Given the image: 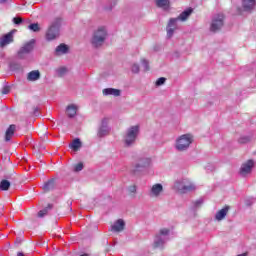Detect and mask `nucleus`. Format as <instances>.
<instances>
[{
    "instance_id": "nucleus-1",
    "label": "nucleus",
    "mask_w": 256,
    "mask_h": 256,
    "mask_svg": "<svg viewBox=\"0 0 256 256\" xmlns=\"http://www.w3.org/2000/svg\"><path fill=\"white\" fill-rule=\"evenodd\" d=\"M140 131L141 127L139 125H134L127 128L123 136L124 147H133L137 141V138L139 137Z\"/></svg>"
},
{
    "instance_id": "nucleus-2",
    "label": "nucleus",
    "mask_w": 256,
    "mask_h": 256,
    "mask_svg": "<svg viewBox=\"0 0 256 256\" xmlns=\"http://www.w3.org/2000/svg\"><path fill=\"white\" fill-rule=\"evenodd\" d=\"M107 39V28L105 26H100L97 30L94 31L92 38H91V45L96 49L102 47L103 43Z\"/></svg>"
},
{
    "instance_id": "nucleus-3",
    "label": "nucleus",
    "mask_w": 256,
    "mask_h": 256,
    "mask_svg": "<svg viewBox=\"0 0 256 256\" xmlns=\"http://www.w3.org/2000/svg\"><path fill=\"white\" fill-rule=\"evenodd\" d=\"M61 18H56L46 31V41H55L60 35Z\"/></svg>"
},
{
    "instance_id": "nucleus-4",
    "label": "nucleus",
    "mask_w": 256,
    "mask_h": 256,
    "mask_svg": "<svg viewBox=\"0 0 256 256\" xmlns=\"http://www.w3.org/2000/svg\"><path fill=\"white\" fill-rule=\"evenodd\" d=\"M193 143V136L191 134H183L176 139L175 149L177 151H187Z\"/></svg>"
},
{
    "instance_id": "nucleus-5",
    "label": "nucleus",
    "mask_w": 256,
    "mask_h": 256,
    "mask_svg": "<svg viewBox=\"0 0 256 256\" xmlns=\"http://www.w3.org/2000/svg\"><path fill=\"white\" fill-rule=\"evenodd\" d=\"M174 189H176L178 193H190V191H195L197 186H195L189 179H182L174 183Z\"/></svg>"
},
{
    "instance_id": "nucleus-6",
    "label": "nucleus",
    "mask_w": 256,
    "mask_h": 256,
    "mask_svg": "<svg viewBox=\"0 0 256 256\" xmlns=\"http://www.w3.org/2000/svg\"><path fill=\"white\" fill-rule=\"evenodd\" d=\"M35 49V39L26 42L17 52L18 59H27L29 53Z\"/></svg>"
},
{
    "instance_id": "nucleus-7",
    "label": "nucleus",
    "mask_w": 256,
    "mask_h": 256,
    "mask_svg": "<svg viewBox=\"0 0 256 256\" xmlns=\"http://www.w3.org/2000/svg\"><path fill=\"white\" fill-rule=\"evenodd\" d=\"M169 241V229L163 228L154 239V247H163Z\"/></svg>"
},
{
    "instance_id": "nucleus-8",
    "label": "nucleus",
    "mask_w": 256,
    "mask_h": 256,
    "mask_svg": "<svg viewBox=\"0 0 256 256\" xmlns=\"http://www.w3.org/2000/svg\"><path fill=\"white\" fill-rule=\"evenodd\" d=\"M152 160L149 157H140L138 158L137 163L134 164V173L138 171H143V169H149L151 167Z\"/></svg>"
},
{
    "instance_id": "nucleus-9",
    "label": "nucleus",
    "mask_w": 256,
    "mask_h": 256,
    "mask_svg": "<svg viewBox=\"0 0 256 256\" xmlns=\"http://www.w3.org/2000/svg\"><path fill=\"white\" fill-rule=\"evenodd\" d=\"M224 19L225 16L223 14H217L212 18V23L210 26V31L213 33H217V31H220L224 25Z\"/></svg>"
},
{
    "instance_id": "nucleus-10",
    "label": "nucleus",
    "mask_w": 256,
    "mask_h": 256,
    "mask_svg": "<svg viewBox=\"0 0 256 256\" xmlns=\"http://www.w3.org/2000/svg\"><path fill=\"white\" fill-rule=\"evenodd\" d=\"M109 133H111V128L109 127V119L103 118L98 128L97 137H107Z\"/></svg>"
},
{
    "instance_id": "nucleus-11",
    "label": "nucleus",
    "mask_w": 256,
    "mask_h": 256,
    "mask_svg": "<svg viewBox=\"0 0 256 256\" xmlns=\"http://www.w3.org/2000/svg\"><path fill=\"white\" fill-rule=\"evenodd\" d=\"M177 23H179V20L177 18H170L167 26H166V33H167V38L171 39L173 35H175V31L179 29Z\"/></svg>"
},
{
    "instance_id": "nucleus-12",
    "label": "nucleus",
    "mask_w": 256,
    "mask_h": 256,
    "mask_svg": "<svg viewBox=\"0 0 256 256\" xmlns=\"http://www.w3.org/2000/svg\"><path fill=\"white\" fill-rule=\"evenodd\" d=\"M253 167H255V162L253 160H248L241 165L240 175L242 177H247V175H251L253 171Z\"/></svg>"
},
{
    "instance_id": "nucleus-13",
    "label": "nucleus",
    "mask_w": 256,
    "mask_h": 256,
    "mask_svg": "<svg viewBox=\"0 0 256 256\" xmlns=\"http://www.w3.org/2000/svg\"><path fill=\"white\" fill-rule=\"evenodd\" d=\"M162 194H163V185L162 184L157 183V184L152 185V187L150 188V191H149V197L157 199L158 197H161Z\"/></svg>"
},
{
    "instance_id": "nucleus-14",
    "label": "nucleus",
    "mask_w": 256,
    "mask_h": 256,
    "mask_svg": "<svg viewBox=\"0 0 256 256\" xmlns=\"http://www.w3.org/2000/svg\"><path fill=\"white\" fill-rule=\"evenodd\" d=\"M125 229V221L123 219H118L114 224L111 226V231L114 233H121Z\"/></svg>"
},
{
    "instance_id": "nucleus-15",
    "label": "nucleus",
    "mask_w": 256,
    "mask_h": 256,
    "mask_svg": "<svg viewBox=\"0 0 256 256\" xmlns=\"http://www.w3.org/2000/svg\"><path fill=\"white\" fill-rule=\"evenodd\" d=\"M14 31L15 30L9 32L8 34H6L2 38H0V47H5L6 45L13 43V32Z\"/></svg>"
},
{
    "instance_id": "nucleus-16",
    "label": "nucleus",
    "mask_w": 256,
    "mask_h": 256,
    "mask_svg": "<svg viewBox=\"0 0 256 256\" xmlns=\"http://www.w3.org/2000/svg\"><path fill=\"white\" fill-rule=\"evenodd\" d=\"M56 186L57 183L55 181V178H52L43 184L42 189L45 193H49V191H53Z\"/></svg>"
},
{
    "instance_id": "nucleus-17",
    "label": "nucleus",
    "mask_w": 256,
    "mask_h": 256,
    "mask_svg": "<svg viewBox=\"0 0 256 256\" xmlns=\"http://www.w3.org/2000/svg\"><path fill=\"white\" fill-rule=\"evenodd\" d=\"M229 209H231V207L225 206L224 208H222L221 210H219V211L215 214V220H216V221H223V219H225V217H227V213H229Z\"/></svg>"
},
{
    "instance_id": "nucleus-18",
    "label": "nucleus",
    "mask_w": 256,
    "mask_h": 256,
    "mask_svg": "<svg viewBox=\"0 0 256 256\" xmlns=\"http://www.w3.org/2000/svg\"><path fill=\"white\" fill-rule=\"evenodd\" d=\"M104 96L112 95L113 97H121V90L115 88H105L102 90Z\"/></svg>"
},
{
    "instance_id": "nucleus-19",
    "label": "nucleus",
    "mask_w": 256,
    "mask_h": 256,
    "mask_svg": "<svg viewBox=\"0 0 256 256\" xmlns=\"http://www.w3.org/2000/svg\"><path fill=\"white\" fill-rule=\"evenodd\" d=\"M17 129V126L15 124L10 125L5 133V141L9 142L11 139H13V135H15V131Z\"/></svg>"
},
{
    "instance_id": "nucleus-20",
    "label": "nucleus",
    "mask_w": 256,
    "mask_h": 256,
    "mask_svg": "<svg viewBox=\"0 0 256 256\" xmlns=\"http://www.w3.org/2000/svg\"><path fill=\"white\" fill-rule=\"evenodd\" d=\"M192 13H193V9L188 8L187 10H184L182 13H180L179 16L176 17V19L178 21H181L182 23H185V21H187V19L191 17Z\"/></svg>"
},
{
    "instance_id": "nucleus-21",
    "label": "nucleus",
    "mask_w": 256,
    "mask_h": 256,
    "mask_svg": "<svg viewBox=\"0 0 256 256\" xmlns=\"http://www.w3.org/2000/svg\"><path fill=\"white\" fill-rule=\"evenodd\" d=\"M156 6L163 11H169L171 7V2L169 0H155Z\"/></svg>"
},
{
    "instance_id": "nucleus-22",
    "label": "nucleus",
    "mask_w": 256,
    "mask_h": 256,
    "mask_svg": "<svg viewBox=\"0 0 256 256\" xmlns=\"http://www.w3.org/2000/svg\"><path fill=\"white\" fill-rule=\"evenodd\" d=\"M69 53V46L66 44H60L55 49V55L61 56V55H67Z\"/></svg>"
},
{
    "instance_id": "nucleus-23",
    "label": "nucleus",
    "mask_w": 256,
    "mask_h": 256,
    "mask_svg": "<svg viewBox=\"0 0 256 256\" xmlns=\"http://www.w3.org/2000/svg\"><path fill=\"white\" fill-rule=\"evenodd\" d=\"M242 7L244 11H251L255 9V0H242Z\"/></svg>"
},
{
    "instance_id": "nucleus-24",
    "label": "nucleus",
    "mask_w": 256,
    "mask_h": 256,
    "mask_svg": "<svg viewBox=\"0 0 256 256\" xmlns=\"http://www.w3.org/2000/svg\"><path fill=\"white\" fill-rule=\"evenodd\" d=\"M39 79H41V72H39V70H33L30 73H28V81H39Z\"/></svg>"
},
{
    "instance_id": "nucleus-25",
    "label": "nucleus",
    "mask_w": 256,
    "mask_h": 256,
    "mask_svg": "<svg viewBox=\"0 0 256 256\" xmlns=\"http://www.w3.org/2000/svg\"><path fill=\"white\" fill-rule=\"evenodd\" d=\"M77 109H78V107L75 104L68 105L66 108L68 117H70V118L75 117L77 115Z\"/></svg>"
},
{
    "instance_id": "nucleus-26",
    "label": "nucleus",
    "mask_w": 256,
    "mask_h": 256,
    "mask_svg": "<svg viewBox=\"0 0 256 256\" xmlns=\"http://www.w3.org/2000/svg\"><path fill=\"white\" fill-rule=\"evenodd\" d=\"M81 140L79 138H76L72 141V143L69 145L70 149H73V151H78L81 149Z\"/></svg>"
},
{
    "instance_id": "nucleus-27",
    "label": "nucleus",
    "mask_w": 256,
    "mask_h": 256,
    "mask_svg": "<svg viewBox=\"0 0 256 256\" xmlns=\"http://www.w3.org/2000/svg\"><path fill=\"white\" fill-rule=\"evenodd\" d=\"M11 187V182L9 180H1L0 182V191H9V188Z\"/></svg>"
},
{
    "instance_id": "nucleus-28",
    "label": "nucleus",
    "mask_w": 256,
    "mask_h": 256,
    "mask_svg": "<svg viewBox=\"0 0 256 256\" xmlns=\"http://www.w3.org/2000/svg\"><path fill=\"white\" fill-rule=\"evenodd\" d=\"M49 209H53V205L49 204L46 208H44L43 210H40L38 212V217H45V215L49 213Z\"/></svg>"
},
{
    "instance_id": "nucleus-29",
    "label": "nucleus",
    "mask_w": 256,
    "mask_h": 256,
    "mask_svg": "<svg viewBox=\"0 0 256 256\" xmlns=\"http://www.w3.org/2000/svg\"><path fill=\"white\" fill-rule=\"evenodd\" d=\"M251 142L250 136H240V139H238V143L240 145H245L246 143Z\"/></svg>"
},
{
    "instance_id": "nucleus-30",
    "label": "nucleus",
    "mask_w": 256,
    "mask_h": 256,
    "mask_svg": "<svg viewBox=\"0 0 256 256\" xmlns=\"http://www.w3.org/2000/svg\"><path fill=\"white\" fill-rule=\"evenodd\" d=\"M28 29H30V31H34V33H39V31H41V28L39 27L38 23L30 24L28 26Z\"/></svg>"
},
{
    "instance_id": "nucleus-31",
    "label": "nucleus",
    "mask_w": 256,
    "mask_h": 256,
    "mask_svg": "<svg viewBox=\"0 0 256 256\" xmlns=\"http://www.w3.org/2000/svg\"><path fill=\"white\" fill-rule=\"evenodd\" d=\"M56 73L59 77H64V75H67V68L60 67L56 70Z\"/></svg>"
},
{
    "instance_id": "nucleus-32",
    "label": "nucleus",
    "mask_w": 256,
    "mask_h": 256,
    "mask_svg": "<svg viewBox=\"0 0 256 256\" xmlns=\"http://www.w3.org/2000/svg\"><path fill=\"white\" fill-rule=\"evenodd\" d=\"M165 81H167V79L165 77H161L156 81V85L157 87H161V85H165Z\"/></svg>"
},
{
    "instance_id": "nucleus-33",
    "label": "nucleus",
    "mask_w": 256,
    "mask_h": 256,
    "mask_svg": "<svg viewBox=\"0 0 256 256\" xmlns=\"http://www.w3.org/2000/svg\"><path fill=\"white\" fill-rule=\"evenodd\" d=\"M74 171L76 173H78L79 171H83V163L80 162V163L76 164L74 167Z\"/></svg>"
},
{
    "instance_id": "nucleus-34",
    "label": "nucleus",
    "mask_w": 256,
    "mask_h": 256,
    "mask_svg": "<svg viewBox=\"0 0 256 256\" xmlns=\"http://www.w3.org/2000/svg\"><path fill=\"white\" fill-rule=\"evenodd\" d=\"M142 66L144 67V71H149V62L146 59H142Z\"/></svg>"
},
{
    "instance_id": "nucleus-35",
    "label": "nucleus",
    "mask_w": 256,
    "mask_h": 256,
    "mask_svg": "<svg viewBox=\"0 0 256 256\" xmlns=\"http://www.w3.org/2000/svg\"><path fill=\"white\" fill-rule=\"evenodd\" d=\"M13 23H15V25H21V23H23V19L21 17H15L13 18Z\"/></svg>"
},
{
    "instance_id": "nucleus-36",
    "label": "nucleus",
    "mask_w": 256,
    "mask_h": 256,
    "mask_svg": "<svg viewBox=\"0 0 256 256\" xmlns=\"http://www.w3.org/2000/svg\"><path fill=\"white\" fill-rule=\"evenodd\" d=\"M131 70L132 73H139V64H133Z\"/></svg>"
},
{
    "instance_id": "nucleus-37",
    "label": "nucleus",
    "mask_w": 256,
    "mask_h": 256,
    "mask_svg": "<svg viewBox=\"0 0 256 256\" xmlns=\"http://www.w3.org/2000/svg\"><path fill=\"white\" fill-rule=\"evenodd\" d=\"M129 193H137V186L132 185L128 187Z\"/></svg>"
},
{
    "instance_id": "nucleus-38",
    "label": "nucleus",
    "mask_w": 256,
    "mask_h": 256,
    "mask_svg": "<svg viewBox=\"0 0 256 256\" xmlns=\"http://www.w3.org/2000/svg\"><path fill=\"white\" fill-rule=\"evenodd\" d=\"M11 91V88L9 86H5L3 89H2V93L3 95H8V93Z\"/></svg>"
},
{
    "instance_id": "nucleus-39",
    "label": "nucleus",
    "mask_w": 256,
    "mask_h": 256,
    "mask_svg": "<svg viewBox=\"0 0 256 256\" xmlns=\"http://www.w3.org/2000/svg\"><path fill=\"white\" fill-rule=\"evenodd\" d=\"M202 204H203V200H197L195 202L196 207H199V205H202Z\"/></svg>"
},
{
    "instance_id": "nucleus-40",
    "label": "nucleus",
    "mask_w": 256,
    "mask_h": 256,
    "mask_svg": "<svg viewBox=\"0 0 256 256\" xmlns=\"http://www.w3.org/2000/svg\"><path fill=\"white\" fill-rule=\"evenodd\" d=\"M17 256H25L22 252H18Z\"/></svg>"
},
{
    "instance_id": "nucleus-41",
    "label": "nucleus",
    "mask_w": 256,
    "mask_h": 256,
    "mask_svg": "<svg viewBox=\"0 0 256 256\" xmlns=\"http://www.w3.org/2000/svg\"><path fill=\"white\" fill-rule=\"evenodd\" d=\"M113 9V6H111L110 8H106L107 11H111Z\"/></svg>"
},
{
    "instance_id": "nucleus-42",
    "label": "nucleus",
    "mask_w": 256,
    "mask_h": 256,
    "mask_svg": "<svg viewBox=\"0 0 256 256\" xmlns=\"http://www.w3.org/2000/svg\"><path fill=\"white\" fill-rule=\"evenodd\" d=\"M7 0H0V3H5Z\"/></svg>"
},
{
    "instance_id": "nucleus-43",
    "label": "nucleus",
    "mask_w": 256,
    "mask_h": 256,
    "mask_svg": "<svg viewBox=\"0 0 256 256\" xmlns=\"http://www.w3.org/2000/svg\"><path fill=\"white\" fill-rule=\"evenodd\" d=\"M116 3L114 2L113 7H115Z\"/></svg>"
}]
</instances>
